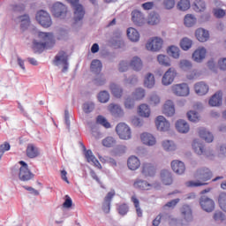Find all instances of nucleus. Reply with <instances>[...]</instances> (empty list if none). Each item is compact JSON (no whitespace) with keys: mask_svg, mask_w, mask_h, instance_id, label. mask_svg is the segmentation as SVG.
Masks as SVG:
<instances>
[{"mask_svg":"<svg viewBox=\"0 0 226 226\" xmlns=\"http://www.w3.org/2000/svg\"><path fill=\"white\" fill-rule=\"evenodd\" d=\"M37 36L40 41L36 40L33 41V50L35 54H41L54 41V34L38 32Z\"/></svg>","mask_w":226,"mask_h":226,"instance_id":"1","label":"nucleus"},{"mask_svg":"<svg viewBox=\"0 0 226 226\" xmlns=\"http://www.w3.org/2000/svg\"><path fill=\"white\" fill-rule=\"evenodd\" d=\"M194 177L198 179L196 182L195 181H189L186 183L187 186L193 188L197 186H204L207 185L206 181H209L211 177H213V173L211 170L207 168H203L200 170H198L197 172L194 175Z\"/></svg>","mask_w":226,"mask_h":226,"instance_id":"2","label":"nucleus"},{"mask_svg":"<svg viewBox=\"0 0 226 226\" xmlns=\"http://www.w3.org/2000/svg\"><path fill=\"white\" fill-rule=\"evenodd\" d=\"M116 132L123 140H130L132 139V129L124 123H120L116 127Z\"/></svg>","mask_w":226,"mask_h":226,"instance_id":"3","label":"nucleus"},{"mask_svg":"<svg viewBox=\"0 0 226 226\" xmlns=\"http://www.w3.org/2000/svg\"><path fill=\"white\" fill-rule=\"evenodd\" d=\"M79 0H69L74 11L75 22H79V20L84 19V15H86V10L82 4H79Z\"/></svg>","mask_w":226,"mask_h":226,"instance_id":"4","label":"nucleus"},{"mask_svg":"<svg viewBox=\"0 0 226 226\" xmlns=\"http://www.w3.org/2000/svg\"><path fill=\"white\" fill-rule=\"evenodd\" d=\"M162 47H163V39L160 37H152L146 44L147 50H151V52H160Z\"/></svg>","mask_w":226,"mask_h":226,"instance_id":"5","label":"nucleus"},{"mask_svg":"<svg viewBox=\"0 0 226 226\" xmlns=\"http://www.w3.org/2000/svg\"><path fill=\"white\" fill-rule=\"evenodd\" d=\"M35 19L42 27L48 28L52 26V19L50 18V14L45 11H39Z\"/></svg>","mask_w":226,"mask_h":226,"instance_id":"6","label":"nucleus"},{"mask_svg":"<svg viewBox=\"0 0 226 226\" xmlns=\"http://www.w3.org/2000/svg\"><path fill=\"white\" fill-rule=\"evenodd\" d=\"M19 165H21L19 173L20 181H31V179L34 177V175L31 172V170H29L27 163H26L24 161H20Z\"/></svg>","mask_w":226,"mask_h":226,"instance_id":"7","label":"nucleus"},{"mask_svg":"<svg viewBox=\"0 0 226 226\" xmlns=\"http://www.w3.org/2000/svg\"><path fill=\"white\" fill-rule=\"evenodd\" d=\"M171 91L176 96H188L190 87L186 83L176 84L171 87Z\"/></svg>","mask_w":226,"mask_h":226,"instance_id":"8","label":"nucleus"},{"mask_svg":"<svg viewBox=\"0 0 226 226\" xmlns=\"http://www.w3.org/2000/svg\"><path fill=\"white\" fill-rule=\"evenodd\" d=\"M177 77V71L174 67L169 68L166 72L163 74L162 79V86H170Z\"/></svg>","mask_w":226,"mask_h":226,"instance_id":"9","label":"nucleus"},{"mask_svg":"<svg viewBox=\"0 0 226 226\" xmlns=\"http://www.w3.org/2000/svg\"><path fill=\"white\" fill-rule=\"evenodd\" d=\"M200 205L203 211L207 213H213L215 211V201L207 196L200 197Z\"/></svg>","mask_w":226,"mask_h":226,"instance_id":"10","label":"nucleus"},{"mask_svg":"<svg viewBox=\"0 0 226 226\" xmlns=\"http://www.w3.org/2000/svg\"><path fill=\"white\" fill-rule=\"evenodd\" d=\"M155 126L159 132H169L170 130V123L163 116H158L156 117Z\"/></svg>","mask_w":226,"mask_h":226,"instance_id":"11","label":"nucleus"},{"mask_svg":"<svg viewBox=\"0 0 226 226\" xmlns=\"http://www.w3.org/2000/svg\"><path fill=\"white\" fill-rule=\"evenodd\" d=\"M51 11L55 17H63V15H66L68 9L66 8V5L56 2L52 5Z\"/></svg>","mask_w":226,"mask_h":226,"instance_id":"12","label":"nucleus"},{"mask_svg":"<svg viewBox=\"0 0 226 226\" xmlns=\"http://www.w3.org/2000/svg\"><path fill=\"white\" fill-rule=\"evenodd\" d=\"M54 63H56V65L59 64V63H62V64H64V68H63L62 72L64 73L68 72V56H66V52L60 51L55 56Z\"/></svg>","mask_w":226,"mask_h":226,"instance_id":"13","label":"nucleus"},{"mask_svg":"<svg viewBox=\"0 0 226 226\" xmlns=\"http://www.w3.org/2000/svg\"><path fill=\"white\" fill-rule=\"evenodd\" d=\"M141 174L145 177H153L156 174V167L149 162H145L142 165Z\"/></svg>","mask_w":226,"mask_h":226,"instance_id":"14","label":"nucleus"},{"mask_svg":"<svg viewBox=\"0 0 226 226\" xmlns=\"http://www.w3.org/2000/svg\"><path fill=\"white\" fill-rule=\"evenodd\" d=\"M198 133H199V137L203 140H205V142H207L208 144H211V142L215 140V136L213 135V133H211V132L207 131L204 127H200L198 130Z\"/></svg>","mask_w":226,"mask_h":226,"instance_id":"15","label":"nucleus"},{"mask_svg":"<svg viewBox=\"0 0 226 226\" xmlns=\"http://www.w3.org/2000/svg\"><path fill=\"white\" fill-rule=\"evenodd\" d=\"M132 20L135 26H142L146 22V18L140 11L135 10L132 12Z\"/></svg>","mask_w":226,"mask_h":226,"instance_id":"16","label":"nucleus"},{"mask_svg":"<svg viewBox=\"0 0 226 226\" xmlns=\"http://www.w3.org/2000/svg\"><path fill=\"white\" fill-rule=\"evenodd\" d=\"M171 169L173 172L181 176V174H185L186 170V167L185 166V162L179 160H174L171 162Z\"/></svg>","mask_w":226,"mask_h":226,"instance_id":"17","label":"nucleus"},{"mask_svg":"<svg viewBox=\"0 0 226 226\" xmlns=\"http://www.w3.org/2000/svg\"><path fill=\"white\" fill-rule=\"evenodd\" d=\"M194 91L199 96H204L209 93V86L203 81L198 82L194 85Z\"/></svg>","mask_w":226,"mask_h":226,"instance_id":"18","label":"nucleus"},{"mask_svg":"<svg viewBox=\"0 0 226 226\" xmlns=\"http://www.w3.org/2000/svg\"><path fill=\"white\" fill-rule=\"evenodd\" d=\"M223 93L222 91L216 92L208 101L210 107H220L222 103Z\"/></svg>","mask_w":226,"mask_h":226,"instance_id":"19","label":"nucleus"},{"mask_svg":"<svg viewBox=\"0 0 226 226\" xmlns=\"http://www.w3.org/2000/svg\"><path fill=\"white\" fill-rule=\"evenodd\" d=\"M85 149V158L88 163H93L94 167H97V169H102V164L96 159L94 154H93V151L91 150H86V147H84Z\"/></svg>","mask_w":226,"mask_h":226,"instance_id":"20","label":"nucleus"},{"mask_svg":"<svg viewBox=\"0 0 226 226\" xmlns=\"http://www.w3.org/2000/svg\"><path fill=\"white\" fill-rule=\"evenodd\" d=\"M161 181L166 186H169L174 183V178L172 177V173L168 170H162L161 171Z\"/></svg>","mask_w":226,"mask_h":226,"instance_id":"21","label":"nucleus"},{"mask_svg":"<svg viewBox=\"0 0 226 226\" xmlns=\"http://www.w3.org/2000/svg\"><path fill=\"white\" fill-rule=\"evenodd\" d=\"M116 191H111L108 192L104 198V202L102 204V211H104V213H110V202H112V199H114Z\"/></svg>","mask_w":226,"mask_h":226,"instance_id":"22","label":"nucleus"},{"mask_svg":"<svg viewBox=\"0 0 226 226\" xmlns=\"http://www.w3.org/2000/svg\"><path fill=\"white\" fill-rule=\"evenodd\" d=\"M206 54L207 50L205 48L200 47L192 53V59L196 63H201L203 59H206Z\"/></svg>","mask_w":226,"mask_h":226,"instance_id":"23","label":"nucleus"},{"mask_svg":"<svg viewBox=\"0 0 226 226\" xmlns=\"http://www.w3.org/2000/svg\"><path fill=\"white\" fill-rule=\"evenodd\" d=\"M195 36L198 41L204 43L209 40V31L204 28H198L195 32Z\"/></svg>","mask_w":226,"mask_h":226,"instance_id":"24","label":"nucleus"},{"mask_svg":"<svg viewBox=\"0 0 226 226\" xmlns=\"http://www.w3.org/2000/svg\"><path fill=\"white\" fill-rule=\"evenodd\" d=\"M141 142L145 144V146H154L156 144V138L153 136V134L148 132H143L140 135Z\"/></svg>","mask_w":226,"mask_h":226,"instance_id":"25","label":"nucleus"},{"mask_svg":"<svg viewBox=\"0 0 226 226\" xmlns=\"http://www.w3.org/2000/svg\"><path fill=\"white\" fill-rule=\"evenodd\" d=\"M26 153L28 158H38L40 156V149L34 144H28Z\"/></svg>","mask_w":226,"mask_h":226,"instance_id":"26","label":"nucleus"},{"mask_svg":"<svg viewBox=\"0 0 226 226\" xmlns=\"http://www.w3.org/2000/svg\"><path fill=\"white\" fill-rule=\"evenodd\" d=\"M162 113L169 117L176 114V108H174V102L172 101H167L163 106Z\"/></svg>","mask_w":226,"mask_h":226,"instance_id":"27","label":"nucleus"},{"mask_svg":"<svg viewBox=\"0 0 226 226\" xmlns=\"http://www.w3.org/2000/svg\"><path fill=\"white\" fill-rule=\"evenodd\" d=\"M176 128L179 133H188V132H190V125L185 120H177Z\"/></svg>","mask_w":226,"mask_h":226,"instance_id":"28","label":"nucleus"},{"mask_svg":"<svg viewBox=\"0 0 226 226\" xmlns=\"http://www.w3.org/2000/svg\"><path fill=\"white\" fill-rule=\"evenodd\" d=\"M127 167L130 170H137L140 167V160L137 156H131L127 161Z\"/></svg>","mask_w":226,"mask_h":226,"instance_id":"29","label":"nucleus"},{"mask_svg":"<svg viewBox=\"0 0 226 226\" xmlns=\"http://www.w3.org/2000/svg\"><path fill=\"white\" fill-rule=\"evenodd\" d=\"M102 68H103L102 61L98 59L92 61L90 70L93 73H95V75H100V73H102Z\"/></svg>","mask_w":226,"mask_h":226,"instance_id":"30","label":"nucleus"},{"mask_svg":"<svg viewBox=\"0 0 226 226\" xmlns=\"http://www.w3.org/2000/svg\"><path fill=\"white\" fill-rule=\"evenodd\" d=\"M109 89H110L111 94H113L115 98H121V96H123V88L119 87V85L116 83H112L109 86Z\"/></svg>","mask_w":226,"mask_h":226,"instance_id":"31","label":"nucleus"},{"mask_svg":"<svg viewBox=\"0 0 226 226\" xmlns=\"http://www.w3.org/2000/svg\"><path fill=\"white\" fill-rule=\"evenodd\" d=\"M127 36L131 41H139V40H140V34H139V31L133 27L127 29Z\"/></svg>","mask_w":226,"mask_h":226,"instance_id":"32","label":"nucleus"},{"mask_svg":"<svg viewBox=\"0 0 226 226\" xmlns=\"http://www.w3.org/2000/svg\"><path fill=\"white\" fill-rule=\"evenodd\" d=\"M134 188H138V190H151V184L147 183V181L137 179L133 184Z\"/></svg>","mask_w":226,"mask_h":226,"instance_id":"33","label":"nucleus"},{"mask_svg":"<svg viewBox=\"0 0 226 226\" xmlns=\"http://www.w3.org/2000/svg\"><path fill=\"white\" fill-rule=\"evenodd\" d=\"M138 113L141 117H149L151 116V109L147 104H141L139 107Z\"/></svg>","mask_w":226,"mask_h":226,"instance_id":"34","label":"nucleus"},{"mask_svg":"<svg viewBox=\"0 0 226 226\" xmlns=\"http://www.w3.org/2000/svg\"><path fill=\"white\" fill-rule=\"evenodd\" d=\"M181 215L185 220H192L193 215H192V208L188 205H184L181 208Z\"/></svg>","mask_w":226,"mask_h":226,"instance_id":"35","label":"nucleus"},{"mask_svg":"<svg viewBox=\"0 0 226 226\" xmlns=\"http://www.w3.org/2000/svg\"><path fill=\"white\" fill-rule=\"evenodd\" d=\"M130 66L135 72H139V70H142V60L139 56H134L130 63Z\"/></svg>","mask_w":226,"mask_h":226,"instance_id":"36","label":"nucleus"},{"mask_svg":"<svg viewBox=\"0 0 226 226\" xmlns=\"http://www.w3.org/2000/svg\"><path fill=\"white\" fill-rule=\"evenodd\" d=\"M18 22H20V27L24 31V29H27L29 27V24H31V20L29 19V16L23 15L17 18Z\"/></svg>","mask_w":226,"mask_h":226,"instance_id":"37","label":"nucleus"},{"mask_svg":"<svg viewBox=\"0 0 226 226\" xmlns=\"http://www.w3.org/2000/svg\"><path fill=\"white\" fill-rule=\"evenodd\" d=\"M168 54L174 59H179V56H181V50L177 46H170L168 48Z\"/></svg>","mask_w":226,"mask_h":226,"instance_id":"38","label":"nucleus"},{"mask_svg":"<svg viewBox=\"0 0 226 226\" xmlns=\"http://www.w3.org/2000/svg\"><path fill=\"white\" fill-rule=\"evenodd\" d=\"M184 23L186 27H193L197 23V18L192 14H187L185 17Z\"/></svg>","mask_w":226,"mask_h":226,"instance_id":"39","label":"nucleus"},{"mask_svg":"<svg viewBox=\"0 0 226 226\" xmlns=\"http://www.w3.org/2000/svg\"><path fill=\"white\" fill-rule=\"evenodd\" d=\"M154 75L152 73H147L144 81L145 87L152 89V87H154Z\"/></svg>","mask_w":226,"mask_h":226,"instance_id":"40","label":"nucleus"},{"mask_svg":"<svg viewBox=\"0 0 226 226\" xmlns=\"http://www.w3.org/2000/svg\"><path fill=\"white\" fill-rule=\"evenodd\" d=\"M192 149H194L196 154H204V145L197 139L192 142Z\"/></svg>","mask_w":226,"mask_h":226,"instance_id":"41","label":"nucleus"},{"mask_svg":"<svg viewBox=\"0 0 226 226\" xmlns=\"http://www.w3.org/2000/svg\"><path fill=\"white\" fill-rule=\"evenodd\" d=\"M193 10L198 12L206 11V2L204 0H195Z\"/></svg>","mask_w":226,"mask_h":226,"instance_id":"42","label":"nucleus"},{"mask_svg":"<svg viewBox=\"0 0 226 226\" xmlns=\"http://www.w3.org/2000/svg\"><path fill=\"white\" fill-rule=\"evenodd\" d=\"M192 45H193V42L189 38H183L180 41V47L182 50H190L192 49Z\"/></svg>","mask_w":226,"mask_h":226,"instance_id":"43","label":"nucleus"},{"mask_svg":"<svg viewBox=\"0 0 226 226\" xmlns=\"http://www.w3.org/2000/svg\"><path fill=\"white\" fill-rule=\"evenodd\" d=\"M178 66L181 70L184 72H188L189 70H192V67L193 66L192 64V62L186 59L180 60Z\"/></svg>","mask_w":226,"mask_h":226,"instance_id":"44","label":"nucleus"},{"mask_svg":"<svg viewBox=\"0 0 226 226\" xmlns=\"http://www.w3.org/2000/svg\"><path fill=\"white\" fill-rule=\"evenodd\" d=\"M160 23V16L157 13H150L147 19V24L149 26H156Z\"/></svg>","mask_w":226,"mask_h":226,"instance_id":"45","label":"nucleus"},{"mask_svg":"<svg viewBox=\"0 0 226 226\" xmlns=\"http://www.w3.org/2000/svg\"><path fill=\"white\" fill-rule=\"evenodd\" d=\"M131 200L132 204H134V207L136 209L137 215L141 217L142 216V209L140 208V202L139 201V199H137V196L133 195L131 198Z\"/></svg>","mask_w":226,"mask_h":226,"instance_id":"46","label":"nucleus"},{"mask_svg":"<svg viewBox=\"0 0 226 226\" xmlns=\"http://www.w3.org/2000/svg\"><path fill=\"white\" fill-rule=\"evenodd\" d=\"M109 110L115 116H123V109L117 104H109Z\"/></svg>","mask_w":226,"mask_h":226,"instance_id":"47","label":"nucleus"},{"mask_svg":"<svg viewBox=\"0 0 226 226\" xmlns=\"http://www.w3.org/2000/svg\"><path fill=\"white\" fill-rule=\"evenodd\" d=\"M157 61L159 64H162V66H170V58L165 55H158Z\"/></svg>","mask_w":226,"mask_h":226,"instance_id":"48","label":"nucleus"},{"mask_svg":"<svg viewBox=\"0 0 226 226\" xmlns=\"http://www.w3.org/2000/svg\"><path fill=\"white\" fill-rule=\"evenodd\" d=\"M146 96V90L143 88H137L134 93L132 94V99L137 100H142Z\"/></svg>","mask_w":226,"mask_h":226,"instance_id":"49","label":"nucleus"},{"mask_svg":"<svg viewBox=\"0 0 226 226\" xmlns=\"http://www.w3.org/2000/svg\"><path fill=\"white\" fill-rule=\"evenodd\" d=\"M177 8L181 11H186V10H190V0H180L177 3Z\"/></svg>","mask_w":226,"mask_h":226,"instance_id":"50","label":"nucleus"},{"mask_svg":"<svg viewBox=\"0 0 226 226\" xmlns=\"http://www.w3.org/2000/svg\"><path fill=\"white\" fill-rule=\"evenodd\" d=\"M187 117L189 121H192V123H197L200 121V116L198 112L194 110H190L189 112H187Z\"/></svg>","mask_w":226,"mask_h":226,"instance_id":"51","label":"nucleus"},{"mask_svg":"<svg viewBox=\"0 0 226 226\" xmlns=\"http://www.w3.org/2000/svg\"><path fill=\"white\" fill-rule=\"evenodd\" d=\"M117 209L118 215H121V216H124L128 215V211H130V207H128L126 203H123L121 205H118Z\"/></svg>","mask_w":226,"mask_h":226,"instance_id":"52","label":"nucleus"},{"mask_svg":"<svg viewBox=\"0 0 226 226\" xmlns=\"http://www.w3.org/2000/svg\"><path fill=\"white\" fill-rule=\"evenodd\" d=\"M218 203L221 209L224 211V213H226V193L225 192H222L219 195Z\"/></svg>","mask_w":226,"mask_h":226,"instance_id":"53","label":"nucleus"},{"mask_svg":"<svg viewBox=\"0 0 226 226\" xmlns=\"http://www.w3.org/2000/svg\"><path fill=\"white\" fill-rule=\"evenodd\" d=\"M102 146L104 147H114L116 146V139L113 137H107L102 139Z\"/></svg>","mask_w":226,"mask_h":226,"instance_id":"54","label":"nucleus"},{"mask_svg":"<svg viewBox=\"0 0 226 226\" xmlns=\"http://www.w3.org/2000/svg\"><path fill=\"white\" fill-rule=\"evenodd\" d=\"M98 100L101 103H107L109 100H110V95L109 94V92L102 91L98 94Z\"/></svg>","mask_w":226,"mask_h":226,"instance_id":"55","label":"nucleus"},{"mask_svg":"<svg viewBox=\"0 0 226 226\" xmlns=\"http://www.w3.org/2000/svg\"><path fill=\"white\" fill-rule=\"evenodd\" d=\"M162 147L165 149V151H176V145L170 140L163 141Z\"/></svg>","mask_w":226,"mask_h":226,"instance_id":"56","label":"nucleus"},{"mask_svg":"<svg viewBox=\"0 0 226 226\" xmlns=\"http://www.w3.org/2000/svg\"><path fill=\"white\" fill-rule=\"evenodd\" d=\"M176 6V0H163L162 7L164 10H172Z\"/></svg>","mask_w":226,"mask_h":226,"instance_id":"57","label":"nucleus"},{"mask_svg":"<svg viewBox=\"0 0 226 226\" xmlns=\"http://www.w3.org/2000/svg\"><path fill=\"white\" fill-rule=\"evenodd\" d=\"M96 122L98 124H102V126H104V128H110V123L107 121V118H105L103 116H98L96 118Z\"/></svg>","mask_w":226,"mask_h":226,"instance_id":"58","label":"nucleus"},{"mask_svg":"<svg viewBox=\"0 0 226 226\" xmlns=\"http://www.w3.org/2000/svg\"><path fill=\"white\" fill-rule=\"evenodd\" d=\"M94 110V103L93 102H85L83 104V111L85 114H91Z\"/></svg>","mask_w":226,"mask_h":226,"instance_id":"59","label":"nucleus"},{"mask_svg":"<svg viewBox=\"0 0 226 226\" xmlns=\"http://www.w3.org/2000/svg\"><path fill=\"white\" fill-rule=\"evenodd\" d=\"M124 107L125 109H132L135 107V100L132 98H126L124 102Z\"/></svg>","mask_w":226,"mask_h":226,"instance_id":"60","label":"nucleus"},{"mask_svg":"<svg viewBox=\"0 0 226 226\" xmlns=\"http://www.w3.org/2000/svg\"><path fill=\"white\" fill-rule=\"evenodd\" d=\"M148 102L150 105H153V106L158 105L160 103V96L153 94L150 96Z\"/></svg>","mask_w":226,"mask_h":226,"instance_id":"61","label":"nucleus"},{"mask_svg":"<svg viewBox=\"0 0 226 226\" xmlns=\"http://www.w3.org/2000/svg\"><path fill=\"white\" fill-rule=\"evenodd\" d=\"M214 220H215V222H223V220H225V215L222 211H216L214 214Z\"/></svg>","mask_w":226,"mask_h":226,"instance_id":"62","label":"nucleus"},{"mask_svg":"<svg viewBox=\"0 0 226 226\" xmlns=\"http://www.w3.org/2000/svg\"><path fill=\"white\" fill-rule=\"evenodd\" d=\"M11 147L10 143L5 141L4 144L0 145V153L4 154L6 151H10Z\"/></svg>","mask_w":226,"mask_h":226,"instance_id":"63","label":"nucleus"},{"mask_svg":"<svg viewBox=\"0 0 226 226\" xmlns=\"http://www.w3.org/2000/svg\"><path fill=\"white\" fill-rule=\"evenodd\" d=\"M11 11H24V4H11Z\"/></svg>","mask_w":226,"mask_h":226,"instance_id":"64","label":"nucleus"}]
</instances>
